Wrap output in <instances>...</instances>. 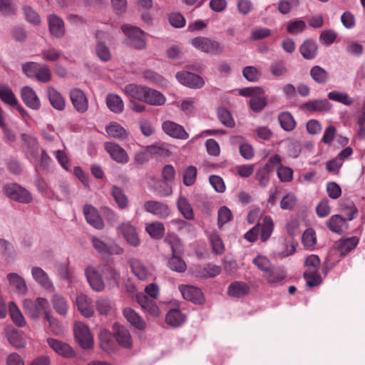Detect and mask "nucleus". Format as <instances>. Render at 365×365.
<instances>
[{
	"label": "nucleus",
	"mask_w": 365,
	"mask_h": 365,
	"mask_svg": "<svg viewBox=\"0 0 365 365\" xmlns=\"http://www.w3.org/2000/svg\"><path fill=\"white\" fill-rule=\"evenodd\" d=\"M191 44L201 51L214 55H220L225 51V47L220 43L211 38L199 36L191 39Z\"/></svg>",
	"instance_id": "1"
},
{
	"label": "nucleus",
	"mask_w": 365,
	"mask_h": 365,
	"mask_svg": "<svg viewBox=\"0 0 365 365\" xmlns=\"http://www.w3.org/2000/svg\"><path fill=\"white\" fill-rule=\"evenodd\" d=\"M305 265L308 270L304 272V277L307 281V284L309 287H313L321 283L320 275L317 269L320 265V259L316 255H311L305 259Z\"/></svg>",
	"instance_id": "2"
},
{
	"label": "nucleus",
	"mask_w": 365,
	"mask_h": 365,
	"mask_svg": "<svg viewBox=\"0 0 365 365\" xmlns=\"http://www.w3.org/2000/svg\"><path fill=\"white\" fill-rule=\"evenodd\" d=\"M24 312L27 316L33 319L39 318L42 313L47 312L48 301L45 298H37L35 301L26 299L23 303Z\"/></svg>",
	"instance_id": "3"
},
{
	"label": "nucleus",
	"mask_w": 365,
	"mask_h": 365,
	"mask_svg": "<svg viewBox=\"0 0 365 365\" xmlns=\"http://www.w3.org/2000/svg\"><path fill=\"white\" fill-rule=\"evenodd\" d=\"M121 29L128 37L127 43L130 46L137 49H143L145 47L144 32L142 30L128 25H123Z\"/></svg>",
	"instance_id": "4"
},
{
	"label": "nucleus",
	"mask_w": 365,
	"mask_h": 365,
	"mask_svg": "<svg viewBox=\"0 0 365 365\" xmlns=\"http://www.w3.org/2000/svg\"><path fill=\"white\" fill-rule=\"evenodd\" d=\"M3 192L11 200L21 203H29L32 200L29 192L16 183L5 185Z\"/></svg>",
	"instance_id": "5"
},
{
	"label": "nucleus",
	"mask_w": 365,
	"mask_h": 365,
	"mask_svg": "<svg viewBox=\"0 0 365 365\" xmlns=\"http://www.w3.org/2000/svg\"><path fill=\"white\" fill-rule=\"evenodd\" d=\"M75 337L81 347L90 349L93 346V340L88 327L82 322H76L74 326Z\"/></svg>",
	"instance_id": "6"
},
{
	"label": "nucleus",
	"mask_w": 365,
	"mask_h": 365,
	"mask_svg": "<svg viewBox=\"0 0 365 365\" xmlns=\"http://www.w3.org/2000/svg\"><path fill=\"white\" fill-rule=\"evenodd\" d=\"M144 210L159 219H165L170 215L169 206L160 201L148 200L143 205Z\"/></svg>",
	"instance_id": "7"
},
{
	"label": "nucleus",
	"mask_w": 365,
	"mask_h": 365,
	"mask_svg": "<svg viewBox=\"0 0 365 365\" xmlns=\"http://www.w3.org/2000/svg\"><path fill=\"white\" fill-rule=\"evenodd\" d=\"M69 97L74 109L79 113H84L88 108V101L84 92L79 88H73Z\"/></svg>",
	"instance_id": "8"
},
{
	"label": "nucleus",
	"mask_w": 365,
	"mask_h": 365,
	"mask_svg": "<svg viewBox=\"0 0 365 365\" xmlns=\"http://www.w3.org/2000/svg\"><path fill=\"white\" fill-rule=\"evenodd\" d=\"M175 76L180 83L191 88H200L205 85L202 77L188 71L178 72Z\"/></svg>",
	"instance_id": "9"
},
{
	"label": "nucleus",
	"mask_w": 365,
	"mask_h": 365,
	"mask_svg": "<svg viewBox=\"0 0 365 365\" xmlns=\"http://www.w3.org/2000/svg\"><path fill=\"white\" fill-rule=\"evenodd\" d=\"M163 130L169 136L181 140H186L189 135L181 125L171 120H165L162 124Z\"/></svg>",
	"instance_id": "10"
},
{
	"label": "nucleus",
	"mask_w": 365,
	"mask_h": 365,
	"mask_svg": "<svg viewBox=\"0 0 365 365\" xmlns=\"http://www.w3.org/2000/svg\"><path fill=\"white\" fill-rule=\"evenodd\" d=\"M21 138L28 148L27 157L29 160L34 165L37 164L38 161L39 145L36 138L26 133H23Z\"/></svg>",
	"instance_id": "11"
},
{
	"label": "nucleus",
	"mask_w": 365,
	"mask_h": 365,
	"mask_svg": "<svg viewBox=\"0 0 365 365\" xmlns=\"http://www.w3.org/2000/svg\"><path fill=\"white\" fill-rule=\"evenodd\" d=\"M104 148L110 158L117 163L124 164L128 162L129 157L126 151L119 145L115 143L106 142L104 144Z\"/></svg>",
	"instance_id": "12"
},
{
	"label": "nucleus",
	"mask_w": 365,
	"mask_h": 365,
	"mask_svg": "<svg viewBox=\"0 0 365 365\" xmlns=\"http://www.w3.org/2000/svg\"><path fill=\"white\" fill-rule=\"evenodd\" d=\"M179 289L185 299L199 304L203 303L204 297L200 289L190 285H181Z\"/></svg>",
	"instance_id": "13"
},
{
	"label": "nucleus",
	"mask_w": 365,
	"mask_h": 365,
	"mask_svg": "<svg viewBox=\"0 0 365 365\" xmlns=\"http://www.w3.org/2000/svg\"><path fill=\"white\" fill-rule=\"evenodd\" d=\"M118 230L128 244L133 247L139 246L140 239L137 234L136 229L130 222L121 223L118 227Z\"/></svg>",
	"instance_id": "14"
},
{
	"label": "nucleus",
	"mask_w": 365,
	"mask_h": 365,
	"mask_svg": "<svg viewBox=\"0 0 365 365\" xmlns=\"http://www.w3.org/2000/svg\"><path fill=\"white\" fill-rule=\"evenodd\" d=\"M85 274L92 289L96 292H101L104 289V282L101 274L94 267H86L85 269Z\"/></svg>",
	"instance_id": "15"
},
{
	"label": "nucleus",
	"mask_w": 365,
	"mask_h": 365,
	"mask_svg": "<svg viewBox=\"0 0 365 365\" xmlns=\"http://www.w3.org/2000/svg\"><path fill=\"white\" fill-rule=\"evenodd\" d=\"M83 213L88 224L98 230L104 227V223L98 214V210L91 205H86L83 207Z\"/></svg>",
	"instance_id": "16"
},
{
	"label": "nucleus",
	"mask_w": 365,
	"mask_h": 365,
	"mask_svg": "<svg viewBox=\"0 0 365 365\" xmlns=\"http://www.w3.org/2000/svg\"><path fill=\"white\" fill-rule=\"evenodd\" d=\"M115 338L120 346L125 349L132 347L133 341L129 331L123 326L114 325Z\"/></svg>",
	"instance_id": "17"
},
{
	"label": "nucleus",
	"mask_w": 365,
	"mask_h": 365,
	"mask_svg": "<svg viewBox=\"0 0 365 365\" xmlns=\"http://www.w3.org/2000/svg\"><path fill=\"white\" fill-rule=\"evenodd\" d=\"M76 304L81 314L87 318L91 317L94 314V309L91 299L86 294H81L77 296Z\"/></svg>",
	"instance_id": "18"
},
{
	"label": "nucleus",
	"mask_w": 365,
	"mask_h": 365,
	"mask_svg": "<svg viewBox=\"0 0 365 365\" xmlns=\"http://www.w3.org/2000/svg\"><path fill=\"white\" fill-rule=\"evenodd\" d=\"M266 282L271 285H276L282 282L286 277V272L282 267H276L274 265L263 274Z\"/></svg>",
	"instance_id": "19"
},
{
	"label": "nucleus",
	"mask_w": 365,
	"mask_h": 365,
	"mask_svg": "<svg viewBox=\"0 0 365 365\" xmlns=\"http://www.w3.org/2000/svg\"><path fill=\"white\" fill-rule=\"evenodd\" d=\"M21 99L29 108L38 110L40 108V101L35 91L29 86H25L21 91Z\"/></svg>",
	"instance_id": "20"
},
{
	"label": "nucleus",
	"mask_w": 365,
	"mask_h": 365,
	"mask_svg": "<svg viewBox=\"0 0 365 365\" xmlns=\"http://www.w3.org/2000/svg\"><path fill=\"white\" fill-rule=\"evenodd\" d=\"M129 264L133 273L140 280L146 279L150 274V269L139 259H130Z\"/></svg>",
	"instance_id": "21"
},
{
	"label": "nucleus",
	"mask_w": 365,
	"mask_h": 365,
	"mask_svg": "<svg viewBox=\"0 0 365 365\" xmlns=\"http://www.w3.org/2000/svg\"><path fill=\"white\" fill-rule=\"evenodd\" d=\"M250 286L243 282L236 281L232 282L227 287V294L234 298H241L249 294Z\"/></svg>",
	"instance_id": "22"
},
{
	"label": "nucleus",
	"mask_w": 365,
	"mask_h": 365,
	"mask_svg": "<svg viewBox=\"0 0 365 365\" xmlns=\"http://www.w3.org/2000/svg\"><path fill=\"white\" fill-rule=\"evenodd\" d=\"M47 343L55 352L64 357H71L74 354L73 349L66 343L53 338H48Z\"/></svg>",
	"instance_id": "23"
},
{
	"label": "nucleus",
	"mask_w": 365,
	"mask_h": 365,
	"mask_svg": "<svg viewBox=\"0 0 365 365\" xmlns=\"http://www.w3.org/2000/svg\"><path fill=\"white\" fill-rule=\"evenodd\" d=\"M104 36L105 33L103 31L96 32V37L97 43L96 46V53L101 61L106 62L110 59L111 53L109 48L101 41Z\"/></svg>",
	"instance_id": "24"
},
{
	"label": "nucleus",
	"mask_w": 365,
	"mask_h": 365,
	"mask_svg": "<svg viewBox=\"0 0 365 365\" xmlns=\"http://www.w3.org/2000/svg\"><path fill=\"white\" fill-rule=\"evenodd\" d=\"M146 90L147 87L135 84H128L125 86L123 91L130 98V101L133 100L143 102Z\"/></svg>",
	"instance_id": "25"
},
{
	"label": "nucleus",
	"mask_w": 365,
	"mask_h": 365,
	"mask_svg": "<svg viewBox=\"0 0 365 365\" xmlns=\"http://www.w3.org/2000/svg\"><path fill=\"white\" fill-rule=\"evenodd\" d=\"M6 278L9 284L16 292L19 294H26L27 292V286L24 279L17 273H9L7 274Z\"/></svg>",
	"instance_id": "26"
},
{
	"label": "nucleus",
	"mask_w": 365,
	"mask_h": 365,
	"mask_svg": "<svg viewBox=\"0 0 365 365\" xmlns=\"http://www.w3.org/2000/svg\"><path fill=\"white\" fill-rule=\"evenodd\" d=\"M123 315L127 321L135 329L144 330L146 328V323L143 319L131 308H125Z\"/></svg>",
	"instance_id": "27"
},
{
	"label": "nucleus",
	"mask_w": 365,
	"mask_h": 365,
	"mask_svg": "<svg viewBox=\"0 0 365 365\" xmlns=\"http://www.w3.org/2000/svg\"><path fill=\"white\" fill-rule=\"evenodd\" d=\"M5 334L9 342L16 348L25 347L26 342L24 337L19 334V331L13 327H6L5 328Z\"/></svg>",
	"instance_id": "28"
},
{
	"label": "nucleus",
	"mask_w": 365,
	"mask_h": 365,
	"mask_svg": "<svg viewBox=\"0 0 365 365\" xmlns=\"http://www.w3.org/2000/svg\"><path fill=\"white\" fill-rule=\"evenodd\" d=\"M299 52L304 58L307 60L314 59L318 53L317 44L312 39H307L300 46Z\"/></svg>",
	"instance_id": "29"
},
{
	"label": "nucleus",
	"mask_w": 365,
	"mask_h": 365,
	"mask_svg": "<svg viewBox=\"0 0 365 365\" xmlns=\"http://www.w3.org/2000/svg\"><path fill=\"white\" fill-rule=\"evenodd\" d=\"M137 301L142 309L150 313L151 315L154 317L160 315V310L155 302L153 299H149L145 294H138Z\"/></svg>",
	"instance_id": "30"
},
{
	"label": "nucleus",
	"mask_w": 365,
	"mask_h": 365,
	"mask_svg": "<svg viewBox=\"0 0 365 365\" xmlns=\"http://www.w3.org/2000/svg\"><path fill=\"white\" fill-rule=\"evenodd\" d=\"M358 243L359 239L356 237H352L338 240L335 246L336 249L340 252V255L344 256L354 249Z\"/></svg>",
	"instance_id": "31"
},
{
	"label": "nucleus",
	"mask_w": 365,
	"mask_h": 365,
	"mask_svg": "<svg viewBox=\"0 0 365 365\" xmlns=\"http://www.w3.org/2000/svg\"><path fill=\"white\" fill-rule=\"evenodd\" d=\"M165 101V97L160 92L147 87L144 103L158 106L164 105Z\"/></svg>",
	"instance_id": "32"
},
{
	"label": "nucleus",
	"mask_w": 365,
	"mask_h": 365,
	"mask_svg": "<svg viewBox=\"0 0 365 365\" xmlns=\"http://www.w3.org/2000/svg\"><path fill=\"white\" fill-rule=\"evenodd\" d=\"M303 108L311 112H324L331 108V104L327 99L309 101L303 104Z\"/></svg>",
	"instance_id": "33"
},
{
	"label": "nucleus",
	"mask_w": 365,
	"mask_h": 365,
	"mask_svg": "<svg viewBox=\"0 0 365 365\" xmlns=\"http://www.w3.org/2000/svg\"><path fill=\"white\" fill-rule=\"evenodd\" d=\"M328 228L333 232L341 234L347 227L346 219L339 215H332L327 222Z\"/></svg>",
	"instance_id": "34"
},
{
	"label": "nucleus",
	"mask_w": 365,
	"mask_h": 365,
	"mask_svg": "<svg viewBox=\"0 0 365 365\" xmlns=\"http://www.w3.org/2000/svg\"><path fill=\"white\" fill-rule=\"evenodd\" d=\"M50 32L56 37H61L64 34V24L61 19L53 14L48 17Z\"/></svg>",
	"instance_id": "35"
},
{
	"label": "nucleus",
	"mask_w": 365,
	"mask_h": 365,
	"mask_svg": "<svg viewBox=\"0 0 365 365\" xmlns=\"http://www.w3.org/2000/svg\"><path fill=\"white\" fill-rule=\"evenodd\" d=\"M169 244L172 250V257L168 262L169 267L173 271L184 272L187 268L185 262L176 255V251L172 242H169Z\"/></svg>",
	"instance_id": "36"
},
{
	"label": "nucleus",
	"mask_w": 365,
	"mask_h": 365,
	"mask_svg": "<svg viewBox=\"0 0 365 365\" xmlns=\"http://www.w3.org/2000/svg\"><path fill=\"white\" fill-rule=\"evenodd\" d=\"M145 231L153 239H160L165 234L164 225L160 222H153L145 225Z\"/></svg>",
	"instance_id": "37"
},
{
	"label": "nucleus",
	"mask_w": 365,
	"mask_h": 365,
	"mask_svg": "<svg viewBox=\"0 0 365 365\" xmlns=\"http://www.w3.org/2000/svg\"><path fill=\"white\" fill-rule=\"evenodd\" d=\"M106 105L110 110L115 113H122L124 108L122 98L115 94H108L107 96Z\"/></svg>",
	"instance_id": "38"
},
{
	"label": "nucleus",
	"mask_w": 365,
	"mask_h": 365,
	"mask_svg": "<svg viewBox=\"0 0 365 365\" xmlns=\"http://www.w3.org/2000/svg\"><path fill=\"white\" fill-rule=\"evenodd\" d=\"M274 230V222L270 216H265L260 224V239L262 242H266L271 236Z\"/></svg>",
	"instance_id": "39"
},
{
	"label": "nucleus",
	"mask_w": 365,
	"mask_h": 365,
	"mask_svg": "<svg viewBox=\"0 0 365 365\" xmlns=\"http://www.w3.org/2000/svg\"><path fill=\"white\" fill-rule=\"evenodd\" d=\"M48 96L53 108L58 110H63L65 108L64 98L56 89L53 88H48Z\"/></svg>",
	"instance_id": "40"
},
{
	"label": "nucleus",
	"mask_w": 365,
	"mask_h": 365,
	"mask_svg": "<svg viewBox=\"0 0 365 365\" xmlns=\"http://www.w3.org/2000/svg\"><path fill=\"white\" fill-rule=\"evenodd\" d=\"M111 195L120 209L123 210L128 207V198L122 188L113 185L111 190Z\"/></svg>",
	"instance_id": "41"
},
{
	"label": "nucleus",
	"mask_w": 365,
	"mask_h": 365,
	"mask_svg": "<svg viewBox=\"0 0 365 365\" xmlns=\"http://www.w3.org/2000/svg\"><path fill=\"white\" fill-rule=\"evenodd\" d=\"M106 131L109 136L118 139H125L128 135L125 129L116 122L108 125L106 127Z\"/></svg>",
	"instance_id": "42"
},
{
	"label": "nucleus",
	"mask_w": 365,
	"mask_h": 365,
	"mask_svg": "<svg viewBox=\"0 0 365 365\" xmlns=\"http://www.w3.org/2000/svg\"><path fill=\"white\" fill-rule=\"evenodd\" d=\"M312 78L319 84H324L329 80L328 72L319 66H313L309 71Z\"/></svg>",
	"instance_id": "43"
},
{
	"label": "nucleus",
	"mask_w": 365,
	"mask_h": 365,
	"mask_svg": "<svg viewBox=\"0 0 365 365\" xmlns=\"http://www.w3.org/2000/svg\"><path fill=\"white\" fill-rule=\"evenodd\" d=\"M51 302L53 309L61 315H66L68 309V304L66 299L61 294H53Z\"/></svg>",
	"instance_id": "44"
},
{
	"label": "nucleus",
	"mask_w": 365,
	"mask_h": 365,
	"mask_svg": "<svg viewBox=\"0 0 365 365\" xmlns=\"http://www.w3.org/2000/svg\"><path fill=\"white\" fill-rule=\"evenodd\" d=\"M249 104L253 111H261L267 104V99L264 96V90L262 89V93L252 96L250 100Z\"/></svg>",
	"instance_id": "45"
},
{
	"label": "nucleus",
	"mask_w": 365,
	"mask_h": 365,
	"mask_svg": "<svg viewBox=\"0 0 365 365\" xmlns=\"http://www.w3.org/2000/svg\"><path fill=\"white\" fill-rule=\"evenodd\" d=\"M31 274L33 278L43 287L48 288L51 286L47 274L41 267H34L31 269Z\"/></svg>",
	"instance_id": "46"
},
{
	"label": "nucleus",
	"mask_w": 365,
	"mask_h": 365,
	"mask_svg": "<svg viewBox=\"0 0 365 365\" xmlns=\"http://www.w3.org/2000/svg\"><path fill=\"white\" fill-rule=\"evenodd\" d=\"M177 206L179 211L182 213L185 219L192 220L194 218L192 208L188 200L185 197L180 196L179 197L177 202Z\"/></svg>",
	"instance_id": "47"
},
{
	"label": "nucleus",
	"mask_w": 365,
	"mask_h": 365,
	"mask_svg": "<svg viewBox=\"0 0 365 365\" xmlns=\"http://www.w3.org/2000/svg\"><path fill=\"white\" fill-rule=\"evenodd\" d=\"M185 320V316L178 309H170L165 318L166 322L172 325L173 327L180 326Z\"/></svg>",
	"instance_id": "48"
},
{
	"label": "nucleus",
	"mask_w": 365,
	"mask_h": 365,
	"mask_svg": "<svg viewBox=\"0 0 365 365\" xmlns=\"http://www.w3.org/2000/svg\"><path fill=\"white\" fill-rule=\"evenodd\" d=\"M329 100L341 103L345 106H350L354 103V100L346 93L336 91H331L327 95Z\"/></svg>",
	"instance_id": "49"
},
{
	"label": "nucleus",
	"mask_w": 365,
	"mask_h": 365,
	"mask_svg": "<svg viewBox=\"0 0 365 365\" xmlns=\"http://www.w3.org/2000/svg\"><path fill=\"white\" fill-rule=\"evenodd\" d=\"M9 312L13 322L18 327L25 326V319L14 302H10L9 305Z\"/></svg>",
	"instance_id": "50"
},
{
	"label": "nucleus",
	"mask_w": 365,
	"mask_h": 365,
	"mask_svg": "<svg viewBox=\"0 0 365 365\" xmlns=\"http://www.w3.org/2000/svg\"><path fill=\"white\" fill-rule=\"evenodd\" d=\"M197 170L193 165L187 166L182 173V181L185 186L195 184L197 179Z\"/></svg>",
	"instance_id": "51"
},
{
	"label": "nucleus",
	"mask_w": 365,
	"mask_h": 365,
	"mask_svg": "<svg viewBox=\"0 0 365 365\" xmlns=\"http://www.w3.org/2000/svg\"><path fill=\"white\" fill-rule=\"evenodd\" d=\"M278 120L282 128L287 131H291L295 128V121L291 113L283 112L278 116Z\"/></svg>",
	"instance_id": "52"
},
{
	"label": "nucleus",
	"mask_w": 365,
	"mask_h": 365,
	"mask_svg": "<svg viewBox=\"0 0 365 365\" xmlns=\"http://www.w3.org/2000/svg\"><path fill=\"white\" fill-rule=\"evenodd\" d=\"M269 71L274 77H280L284 76L287 71V67L282 60L273 61L269 66Z\"/></svg>",
	"instance_id": "53"
},
{
	"label": "nucleus",
	"mask_w": 365,
	"mask_h": 365,
	"mask_svg": "<svg viewBox=\"0 0 365 365\" xmlns=\"http://www.w3.org/2000/svg\"><path fill=\"white\" fill-rule=\"evenodd\" d=\"M217 116L219 120L226 127L233 128L235 121L230 111L225 108L217 109Z\"/></svg>",
	"instance_id": "54"
},
{
	"label": "nucleus",
	"mask_w": 365,
	"mask_h": 365,
	"mask_svg": "<svg viewBox=\"0 0 365 365\" xmlns=\"http://www.w3.org/2000/svg\"><path fill=\"white\" fill-rule=\"evenodd\" d=\"M252 263L264 274L273 265L267 257L261 255H257L252 259Z\"/></svg>",
	"instance_id": "55"
},
{
	"label": "nucleus",
	"mask_w": 365,
	"mask_h": 365,
	"mask_svg": "<svg viewBox=\"0 0 365 365\" xmlns=\"http://www.w3.org/2000/svg\"><path fill=\"white\" fill-rule=\"evenodd\" d=\"M221 270V267L210 263L200 270V274L202 277L212 278L218 275Z\"/></svg>",
	"instance_id": "56"
},
{
	"label": "nucleus",
	"mask_w": 365,
	"mask_h": 365,
	"mask_svg": "<svg viewBox=\"0 0 365 365\" xmlns=\"http://www.w3.org/2000/svg\"><path fill=\"white\" fill-rule=\"evenodd\" d=\"M242 75L247 81L250 82L257 81L261 76L259 71L256 67L252 66H245L242 70Z\"/></svg>",
	"instance_id": "57"
},
{
	"label": "nucleus",
	"mask_w": 365,
	"mask_h": 365,
	"mask_svg": "<svg viewBox=\"0 0 365 365\" xmlns=\"http://www.w3.org/2000/svg\"><path fill=\"white\" fill-rule=\"evenodd\" d=\"M270 172L266 168L262 167L257 170L255 173V179L257 180L259 185L265 187L269 183Z\"/></svg>",
	"instance_id": "58"
},
{
	"label": "nucleus",
	"mask_w": 365,
	"mask_h": 365,
	"mask_svg": "<svg viewBox=\"0 0 365 365\" xmlns=\"http://www.w3.org/2000/svg\"><path fill=\"white\" fill-rule=\"evenodd\" d=\"M302 241L304 247L308 249L314 247L317 242L316 234L313 229H307L302 237Z\"/></svg>",
	"instance_id": "59"
},
{
	"label": "nucleus",
	"mask_w": 365,
	"mask_h": 365,
	"mask_svg": "<svg viewBox=\"0 0 365 365\" xmlns=\"http://www.w3.org/2000/svg\"><path fill=\"white\" fill-rule=\"evenodd\" d=\"M277 176L281 182H291L293 179V170L286 166L280 165L277 170Z\"/></svg>",
	"instance_id": "60"
},
{
	"label": "nucleus",
	"mask_w": 365,
	"mask_h": 365,
	"mask_svg": "<svg viewBox=\"0 0 365 365\" xmlns=\"http://www.w3.org/2000/svg\"><path fill=\"white\" fill-rule=\"evenodd\" d=\"M299 0H280L278 4V11L282 14H287L293 7H297Z\"/></svg>",
	"instance_id": "61"
},
{
	"label": "nucleus",
	"mask_w": 365,
	"mask_h": 365,
	"mask_svg": "<svg viewBox=\"0 0 365 365\" xmlns=\"http://www.w3.org/2000/svg\"><path fill=\"white\" fill-rule=\"evenodd\" d=\"M101 348L106 351H109L113 349V342L112 341L111 334L107 331H103L99 335Z\"/></svg>",
	"instance_id": "62"
},
{
	"label": "nucleus",
	"mask_w": 365,
	"mask_h": 365,
	"mask_svg": "<svg viewBox=\"0 0 365 365\" xmlns=\"http://www.w3.org/2000/svg\"><path fill=\"white\" fill-rule=\"evenodd\" d=\"M0 98L10 106L18 105V101L13 92L9 88L0 89Z\"/></svg>",
	"instance_id": "63"
},
{
	"label": "nucleus",
	"mask_w": 365,
	"mask_h": 365,
	"mask_svg": "<svg viewBox=\"0 0 365 365\" xmlns=\"http://www.w3.org/2000/svg\"><path fill=\"white\" fill-rule=\"evenodd\" d=\"M297 198L293 193H287L280 202V207L282 210H292L296 205Z\"/></svg>",
	"instance_id": "64"
}]
</instances>
